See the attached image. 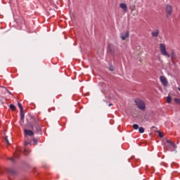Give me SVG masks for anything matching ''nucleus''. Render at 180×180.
Instances as JSON below:
<instances>
[{"instance_id": "f257e3e1", "label": "nucleus", "mask_w": 180, "mask_h": 180, "mask_svg": "<svg viewBox=\"0 0 180 180\" xmlns=\"http://www.w3.org/2000/svg\"><path fill=\"white\" fill-rule=\"evenodd\" d=\"M24 135H25V143L24 146H32V137L34 136V132L30 129H24Z\"/></svg>"}, {"instance_id": "f03ea898", "label": "nucleus", "mask_w": 180, "mask_h": 180, "mask_svg": "<svg viewBox=\"0 0 180 180\" xmlns=\"http://www.w3.org/2000/svg\"><path fill=\"white\" fill-rule=\"evenodd\" d=\"M32 129H35L37 131H41V123L39 118L32 119V123L31 124Z\"/></svg>"}, {"instance_id": "7ed1b4c3", "label": "nucleus", "mask_w": 180, "mask_h": 180, "mask_svg": "<svg viewBox=\"0 0 180 180\" xmlns=\"http://www.w3.org/2000/svg\"><path fill=\"white\" fill-rule=\"evenodd\" d=\"M135 103L137 108L140 109V110H146V103H144L143 100L140 98H136L135 100Z\"/></svg>"}, {"instance_id": "20e7f679", "label": "nucleus", "mask_w": 180, "mask_h": 180, "mask_svg": "<svg viewBox=\"0 0 180 180\" xmlns=\"http://www.w3.org/2000/svg\"><path fill=\"white\" fill-rule=\"evenodd\" d=\"M160 50L162 56H165V57H167L168 58H169L170 56L168 53V52H167V49L165 44H160Z\"/></svg>"}, {"instance_id": "39448f33", "label": "nucleus", "mask_w": 180, "mask_h": 180, "mask_svg": "<svg viewBox=\"0 0 180 180\" xmlns=\"http://www.w3.org/2000/svg\"><path fill=\"white\" fill-rule=\"evenodd\" d=\"M172 13V6L167 4L166 6V16L167 18H169Z\"/></svg>"}, {"instance_id": "423d86ee", "label": "nucleus", "mask_w": 180, "mask_h": 180, "mask_svg": "<svg viewBox=\"0 0 180 180\" xmlns=\"http://www.w3.org/2000/svg\"><path fill=\"white\" fill-rule=\"evenodd\" d=\"M160 82L162 84L163 86H168V80L166 77L160 76Z\"/></svg>"}, {"instance_id": "0eeeda50", "label": "nucleus", "mask_w": 180, "mask_h": 180, "mask_svg": "<svg viewBox=\"0 0 180 180\" xmlns=\"http://www.w3.org/2000/svg\"><path fill=\"white\" fill-rule=\"evenodd\" d=\"M166 143L167 144H168L169 146H170V147L172 148H175V147H176V145H175V143L171 141L169 139H166Z\"/></svg>"}, {"instance_id": "6e6552de", "label": "nucleus", "mask_w": 180, "mask_h": 180, "mask_svg": "<svg viewBox=\"0 0 180 180\" xmlns=\"http://www.w3.org/2000/svg\"><path fill=\"white\" fill-rule=\"evenodd\" d=\"M120 8H121V9H122L124 11V12H127V4H124V3H121L120 4Z\"/></svg>"}, {"instance_id": "1a4fd4ad", "label": "nucleus", "mask_w": 180, "mask_h": 180, "mask_svg": "<svg viewBox=\"0 0 180 180\" xmlns=\"http://www.w3.org/2000/svg\"><path fill=\"white\" fill-rule=\"evenodd\" d=\"M158 34H160V30L158 29L153 30L151 33L153 37H158Z\"/></svg>"}, {"instance_id": "9d476101", "label": "nucleus", "mask_w": 180, "mask_h": 180, "mask_svg": "<svg viewBox=\"0 0 180 180\" xmlns=\"http://www.w3.org/2000/svg\"><path fill=\"white\" fill-rule=\"evenodd\" d=\"M129 31H127L125 33L121 34V39L122 40H124L125 39H127L129 37Z\"/></svg>"}, {"instance_id": "9b49d317", "label": "nucleus", "mask_w": 180, "mask_h": 180, "mask_svg": "<svg viewBox=\"0 0 180 180\" xmlns=\"http://www.w3.org/2000/svg\"><path fill=\"white\" fill-rule=\"evenodd\" d=\"M20 151L17 150L15 153H14V158H19V157H20Z\"/></svg>"}, {"instance_id": "f8f14e48", "label": "nucleus", "mask_w": 180, "mask_h": 180, "mask_svg": "<svg viewBox=\"0 0 180 180\" xmlns=\"http://www.w3.org/2000/svg\"><path fill=\"white\" fill-rule=\"evenodd\" d=\"M18 108H20V112H23V105H22V103H18Z\"/></svg>"}, {"instance_id": "ddd939ff", "label": "nucleus", "mask_w": 180, "mask_h": 180, "mask_svg": "<svg viewBox=\"0 0 180 180\" xmlns=\"http://www.w3.org/2000/svg\"><path fill=\"white\" fill-rule=\"evenodd\" d=\"M10 109H11V110H16V107L15 106V105L11 104Z\"/></svg>"}, {"instance_id": "4468645a", "label": "nucleus", "mask_w": 180, "mask_h": 180, "mask_svg": "<svg viewBox=\"0 0 180 180\" xmlns=\"http://www.w3.org/2000/svg\"><path fill=\"white\" fill-rule=\"evenodd\" d=\"M20 117L21 120H23V119H25V112H23V110L20 111Z\"/></svg>"}, {"instance_id": "2eb2a0df", "label": "nucleus", "mask_w": 180, "mask_h": 180, "mask_svg": "<svg viewBox=\"0 0 180 180\" xmlns=\"http://www.w3.org/2000/svg\"><path fill=\"white\" fill-rule=\"evenodd\" d=\"M133 129H134V130L139 129V124H133Z\"/></svg>"}, {"instance_id": "dca6fc26", "label": "nucleus", "mask_w": 180, "mask_h": 180, "mask_svg": "<svg viewBox=\"0 0 180 180\" xmlns=\"http://www.w3.org/2000/svg\"><path fill=\"white\" fill-rule=\"evenodd\" d=\"M172 98H171V96H167V103H171V101H172Z\"/></svg>"}, {"instance_id": "f3484780", "label": "nucleus", "mask_w": 180, "mask_h": 180, "mask_svg": "<svg viewBox=\"0 0 180 180\" xmlns=\"http://www.w3.org/2000/svg\"><path fill=\"white\" fill-rule=\"evenodd\" d=\"M174 102H175L176 103H178L179 105H180V98H175L174 99Z\"/></svg>"}, {"instance_id": "a211bd4d", "label": "nucleus", "mask_w": 180, "mask_h": 180, "mask_svg": "<svg viewBox=\"0 0 180 180\" xmlns=\"http://www.w3.org/2000/svg\"><path fill=\"white\" fill-rule=\"evenodd\" d=\"M4 140H5L6 143V144H8V146H9V144H11L9 143V140L8 139V136H5Z\"/></svg>"}, {"instance_id": "6ab92c4d", "label": "nucleus", "mask_w": 180, "mask_h": 180, "mask_svg": "<svg viewBox=\"0 0 180 180\" xmlns=\"http://www.w3.org/2000/svg\"><path fill=\"white\" fill-rule=\"evenodd\" d=\"M139 133H144V128L139 127Z\"/></svg>"}, {"instance_id": "aec40b11", "label": "nucleus", "mask_w": 180, "mask_h": 180, "mask_svg": "<svg viewBox=\"0 0 180 180\" xmlns=\"http://www.w3.org/2000/svg\"><path fill=\"white\" fill-rule=\"evenodd\" d=\"M158 134H159V137H164V134H162V132L161 131H158Z\"/></svg>"}, {"instance_id": "412c9836", "label": "nucleus", "mask_w": 180, "mask_h": 180, "mask_svg": "<svg viewBox=\"0 0 180 180\" xmlns=\"http://www.w3.org/2000/svg\"><path fill=\"white\" fill-rule=\"evenodd\" d=\"M32 141H34V145L37 144V139L32 138Z\"/></svg>"}, {"instance_id": "4be33fe9", "label": "nucleus", "mask_w": 180, "mask_h": 180, "mask_svg": "<svg viewBox=\"0 0 180 180\" xmlns=\"http://www.w3.org/2000/svg\"><path fill=\"white\" fill-rule=\"evenodd\" d=\"M110 70L115 71V68H113V66L110 67Z\"/></svg>"}, {"instance_id": "5701e85b", "label": "nucleus", "mask_w": 180, "mask_h": 180, "mask_svg": "<svg viewBox=\"0 0 180 180\" xmlns=\"http://www.w3.org/2000/svg\"><path fill=\"white\" fill-rule=\"evenodd\" d=\"M7 92L9 94V95H12V93L9 90H7Z\"/></svg>"}, {"instance_id": "b1692460", "label": "nucleus", "mask_w": 180, "mask_h": 180, "mask_svg": "<svg viewBox=\"0 0 180 180\" xmlns=\"http://www.w3.org/2000/svg\"><path fill=\"white\" fill-rule=\"evenodd\" d=\"M10 160H11V161H15V158H10Z\"/></svg>"}, {"instance_id": "393cba45", "label": "nucleus", "mask_w": 180, "mask_h": 180, "mask_svg": "<svg viewBox=\"0 0 180 180\" xmlns=\"http://www.w3.org/2000/svg\"><path fill=\"white\" fill-rule=\"evenodd\" d=\"M26 153H27V150H24V153L26 155Z\"/></svg>"}, {"instance_id": "a878e982", "label": "nucleus", "mask_w": 180, "mask_h": 180, "mask_svg": "<svg viewBox=\"0 0 180 180\" xmlns=\"http://www.w3.org/2000/svg\"><path fill=\"white\" fill-rule=\"evenodd\" d=\"M179 91H180V87H178Z\"/></svg>"}, {"instance_id": "bb28decb", "label": "nucleus", "mask_w": 180, "mask_h": 180, "mask_svg": "<svg viewBox=\"0 0 180 180\" xmlns=\"http://www.w3.org/2000/svg\"><path fill=\"white\" fill-rule=\"evenodd\" d=\"M109 106H112V104H109Z\"/></svg>"}]
</instances>
